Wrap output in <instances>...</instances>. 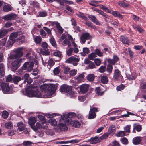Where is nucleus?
Segmentation results:
<instances>
[{"mask_svg": "<svg viewBox=\"0 0 146 146\" xmlns=\"http://www.w3.org/2000/svg\"><path fill=\"white\" fill-rule=\"evenodd\" d=\"M27 95L30 97H40L41 96L40 92L38 91L37 88L32 85L29 86L26 90Z\"/></svg>", "mask_w": 146, "mask_h": 146, "instance_id": "f257e3e1", "label": "nucleus"}, {"mask_svg": "<svg viewBox=\"0 0 146 146\" xmlns=\"http://www.w3.org/2000/svg\"><path fill=\"white\" fill-rule=\"evenodd\" d=\"M15 54H14L11 55L9 58L11 59H15L16 60L13 61L12 64V70L14 71L17 69L18 64V50L17 49L14 51Z\"/></svg>", "mask_w": 146, "mask_h": 146, "instance_id": "f03ea898", "label": "nucleus"}, {"mask_svg": "<svg viewBox=\"0 0 146 146\" xmlns=\"http://www.w3.org/2000/svg\"><path fill=\"white\" fill-rule=\"evenodd\" d=\"M45 86L47 89L46 93L48 96H51L53 94L57 88L55 84H50Z\"/></svg>", "mask_w": 146, "mask_h": 146, "instance_id": "7ed1b4c3", "label": "nucleus"}, {"mask_svg": "<svg viewBox=\"0 0 146 146\" xmlns=\"http://www.w3.org/2000/svg\"><path fill=\"white\" fill-rule=\"evenodd\" d=\"M60 90L61 92H66L72 94H74V92L72 91V87L66 84L62 86L60 88Z\"/></svg>", "mask_w": 146, "mask_h": 146, "instance_id": "20e7f679", "label": "nucleus"}, {"mask_svg": "<svg viewBox=\"0 0 146 146\" xmlns=\"http://www.w3.org/2000/svg\"><path fill=\"white\" fill-rule=\"evenodd\" d=\"M75 116V114L74 113H70L66 114H64L61 116V119L60 121H64V122L69 121L70 119Z\"/></svg>", "mask_w": 146, "mask_h": 146, "instance_id": "39448f33", "label": "nucleus"}, {"mask_svg": "<svg viewBox=\"0 0 146 146\" xmlns=\"http://www.w3.org/2000/svg\"><path fill=\"white\" fill-rule=\"evenodd\" d=\"M33 62H27L24 63L22 67V69L23 70H27L29 71H31L33 70Z\"/></svg>", "mask_w": 146, "mask_h": 146, "instance_id": "423d86ee", "label": "nucleus"}, {"mask_svg": "<svg viewBox=\"0 0 146 146\" xmlns=\"http://www.w3.org/2000/svg\"><path fill=\"white\" fill-rule=\"evenodd\" d=\"M2 89L3 92L5 93H11L12 92V88L10 87L9 84L4 83L2 84Z\"/></svg>", "mask_w": 146, "mask_h": 146, "instance_id": "0eeeda50", "label": "nucleus"}, {"mask_svg": "<svg viewBox=\"0 0 146 146\" xmlns=\"http://www.w3.org/2000/svg\"><path fill=\"white\" fill-rule=\"evenodd\" d=\"M97 110L98 108L95 107H93L91 109L89 112L88 118L90 119L95 118L96 115L95 112H97Z\"/></svg>", "mask_w": 146, "mask_h": 146, "instance_id": "6e6552de", "label": "nucleus"}, {"mask_svg": "<svg viewBox=\"0 0 146 146\" xmlns=\"http://www.w3.org/2000/svg\"><path fill=\"white\" fill-rule=\"evenodd\" d=\"M90 36L88 33L83 34L80 38V41L82 44H84L85 43L86 41L90 39Z\"/></svg>", "mask_w": 146, "mask_h": 146, "instance_id": "1a4fd4ad", "label": "nucleus"}, {"mask_svg": "<svg viewBox=\"0 0 146 146\" xmlns=\"http://www.w3.org/2000/svg\"><path fill=\"white\" fill-rule=\"evenodd\" d=\"M89 88V85L87 84H84L81 85L80 87V92L83 94L86 93Z\"/></svg>", "mask_w": 146, "mask_h": 146, "instance_id": "9d476101", "label": "nucleus"}, {"mask_svg": "<svg viewBox=\"0 0 146 146\" xmlns=\"http://www.w3.org/2000/svg\"><path fill=\"white\" fill-rule=\"evenodd\" d=\"M16 17V15L14 14H7L3 17V19L6 21H8L14 19Z\"/></svg>", "mask_w": 146, "mask_h": 146, "instance_id": "9b49d317", "label": "nucleus"}, {"mask_svg": "<svg viewBox=\"0 0 146 146\" xmlns=\"http://www.w3.org/2000/svg\"><path fill=\"white\" fill-rule=\"evenodd\" d=\"M116 131L115 125H111L108 130V133L109 135H113L114 134Z\"/></svg>", "mask_w": 146, "mask_h": 146, "instance_id": "f8f14e48", "label": "nucleus"}, {"mask_svg": "<svg viewBox=\"0 0 146 146\" xmlns=\"http://www.w3.org/2000/svg\"><path fill=\"white\" fill-rule=\"evenodd\" d=\"M88 17L94 23L97 25H100V23L98 20L97 19L95 16L92 15H88Z\"/></svg>", "mask_w": 146, "mask_h": 146, "instance_id": "ddd939ff", "label": "nucleus"}, {"mask_svg": "<svg viewBox=\"0 0 146 146\" xmlns=\"http://www.w3.org/2000/svg\"><path fill=\"white\" fill-rule=\"evenodd\" d=\"M84 77V75L83 74H80L75 79L74 83L76 84H78L80 82L83 80Z\"/></svg>", "mask_w": 146, "mask_h": 146, "instance_id": "4468645a", "label": "nucleus"}, {"mask_svg": "<svg viewBox=\"0 0 146 146\" xmlns=\"http://www.w3.org/2000/svg\"><path fill=\"white\" fill-rule=\"evenodd\" d=\"M79 60V59L73 56L68 58L66 60V62L67 63H70L73 62H78Z\"/></svg>", "mask_w": 146, "mask_h": 146, "instance_id": "2eb2a0df", "label": "nucleus"}, {"mask_svg": "<svg viewBox=\"0 0 146 146\" xmlns=\"http://www.w3.org/2000/svg\"><path fill=\"white\" fill-rule=\"evenodd\" d=\"M141 138L140 137H135L133 139V143L135 145L139 144L141 141Z\"/></svg>", "mask_w": 146, "mask_h": 146, "instance_id": "dca6fc26", "label": "nucleus"}, {"mask_svg": "<svg viewBox=\"0 0 146 146\" xmlns=\"http://www.w3.org/2000/svg\"><path fill=\"white\" fill-rule=\"evenodd\" d=\"M120 40L124 44L129 45V42L127 37L124 36L122 35L121 36Z\"/></svg>", "mask_w": 146, "mask_h": 146, "instance_id": "f3484780", "label": "nucleus"}, {"mask_svg": "<svg viewBox=\"0 0 146 146\" xmlns=\"http://www.w3.org/2000/svg\"><path fill=\"white\" fill-rule=\"evenodd\" d=\"M70 123L71 125L74 127H79L81 125L80 123L78 121L76 120L72 121L70 122Z\"/></svg>", "mask_w": 146, "mask_h": 146, "instance_id": "a211bd4d", "label": "nucleus"}, {"mask_svg": "<svg viewBox=\"0 0 146 146\" xmlns=\"http://www.w3.org/2000/svg\"><path fill=\"white\" fill-rule=\"evenodd\" d=\"M58 127H59V129L61 131H65L68 129L67 127L66 126V125H65L64 123H60L58 124Z\"/></svg>", "mask_w": 146, "mask_h": 146, "instance_id": "6ab92c4d", "label": "nucleus"}, {"mask_svg": "<svg viewBox=\"0 0 146 146\" xmlns=\"http://www.w3.org/2000/svg\"><path fill=\"white\" fill-rule=\"evenodd\" d=\"M5 74V67L3 63L0 64V76L3 77Z\"/></svg>", "mask_w": 146, "mask_h": 146, "instance_id": "aec40b11", "label": "nucleus"}, {"mask_svg": "<svg viewBox=\"0 0 146 146\" xmlns=\"http://www.w3.org/2000/svg\"><path fill=\"white\" fill-rule=\"evenodd\" d=\"M90 143L92 144L97 143L100 141V139L97 137H96L94 138H91L90 140Z\"/></svg>", "mask_w": 146, "mask_h": 146, "instance_id": "412c9836", "label": "nucleus"}, {"mask_svg": "<svg viewBox=\"0 0 146 146\" xmlns=\"http://www.w3.org/2000/svg\"><path fill=\"white\" fill-rule=\"evenodd\" d=\"M36 121V119L35 117H32L30 118L29 120V123L31 127L32 125H34Z\"/></svg>", "mask_w": 146, "mask_h": 146, "instance_id": "4be33fe9", "label": "nucleus"}, {"mask_svg": "<svg viewBox=\"0 0 146 146\" xmlns=\"http://www.w3.org/2000/svg\"><path fill=\"white\" fill-rule=\"evenodd\" d=\"M121 77V75L120 71L118 69L115 70L114 74V78L117 80Z\"/></svg>", "mask_w": 146, "mask_h": 146, "instance_id": "5701e85b", "label": "nucleus"}, {"mask_svg": "<svg viewBox=\"0 0 146 146\" xmlns=\"http://www.w3.org/2000/svg\"><path fill=\"white\" fill-rule=\"evenodd\" d=\"M54 24L56 25L57 29L58 31V32L60 33H62L63 32L64 29L60 26V23L58 22H56Z\"/></svg>", "mask_w": 146, "mask_h": 146, "instance_id": "b1692460", "label": "nucleus"}, {"mask_svg": "<svg viewBox=\"0 0 146 146\" xmlns=\"http://www.w3.org/2000/svg\"><path fill=\"white\" fill-rule=\"evenodd\" d=\"M41 127H42V126L41 124L37 122L36 123L35 126L34 125H32L31 128L33 130L36 131L40 129Z\"/></svg>", "mask_w": 146, "mask_h": 146, "instance_id": "393cba45", "label": "nucleus"}, {"mask_svg": "<svg viewBox=\"0 0 146 146\" xmlns=\"http://www.w3.org/2000/svg\"><path fill=\"white\" fill-rule=\"evenodd\" d=\"M61 68L60 66H58L55 68L53 70L54 75H57L59 74L61 71Z\"/></svg>", "mask_w": 146, "mask_h": 146, "instance_id": "a878e982", "label": "nucleus"}, {"mask_svg": "<svg viewBox=\"0 0 146 146\" xmlns=\"http://www.w3.org/2000/svg\"><path fill=\"white\" fill-rule=\"evenodd\" d=\"M12 7L10 5H5L3 7V11L5 12H8L12 9Z\"/></svg>", "mask_w": 146, "mask_h": 146, "instance_id": "bb28decb", "label": "nucleus"}, {"mask_svg": "<svg viewBox=\"0 0 146 146\" xmlns=\"http://www.w3.org/2000/svg\"><path fill=\"white\" fill-rule=\"evenodd\" d=\"M112 14L114 16L120 18H123V17L122 15L121 14L118 12L117 11H113Z\"/></svg>", "mask_w": 146, "mask_h": 146, "instance_id": "cd10ccee", "label": "nucleus"}, {"mask_svg": "<svg viewBox=\"0 0 146 146\" xmlns=\"http://www.w3.org/2000/svg\"><path fill=\"white\" fill-rule=\"evenodd\" d=\"M15 40L9 38V39L7 42V46L8 47H11L13 45V43L15 42Z\"/></svg>", "mask_w": 146, "mask_h": 146, "instance_id": "c85d7f7f", "label": "nucleus"}, {"mask_svg": "<svg viewBox=\"0 0 146 146\" xmlns=\"http://www.w3.org/2000/svg\"><path fill=\"white\" fill-rule=\"evenodd\" d=\"M95 78L94 75L93 74H89L87 77V80L90 82L93 81Z\"/></svg>", "mask_w": 146, "mask_h": 146, "instance_id": "c756f323", "label": "nucleus"}, {"mask_svg": "<svg viewBox=\"0 0 146 146\" xmlns=\"http://www.w3.org/2000/svg\"><path fill=\"white\" fill-rule=\"evenodd\" d=\"M101 81L102 83L106 84L108 81V77L106 76H103L101 78Z\"/></svg>", "mask_w": 146, "mask_h": 146, "instance_id": "7c9ffc66", "label": "nucleus"}, {"mask_svg": "<svg viewBox=\"0 0 146 146\" xmlns=\"http://www.w3.org/2000/svg\"><path fill=\"white\" fill-rule=\"evenodd\" d=\"M48 122L52 126L56 125L57 123L56 119L53 118L50 119L48 121Z\"/></svg>", "mask_w": 146, "mask_h": 146, "instance_id": "2f4dec72", "label": "nucleus"}, {"mask_svg": "<svg viewBox=\"0 0 146 146\" xmlns=\"http://www.w3.org/2000/svg\"><path fill=\"white\" fill-rule=\"evenodd\" d=\"M95 53L96 54V55L99 57H102L103 56V53L100 49L97 48L96 49Z\"/></svg>", "mask_w": 146, "mask_h": 146, "instance_id": "473e14b6", "label": "nucleus"}, {"mask_svg": "<svg viewBox=\"0 0 146 146\" xmlns=\"http://www.w3.org/2000/svg\"><path fill=\"white\" fill-rule=\"evenodd\" d=\"M25 129V125L23 124L22 121L19 122V131H21Z\"/></svg>", "mask_w": 146, "mask_h": 146, "instance_id": "72a5a7b5", "label": "nucleus"}, {"mask_svg": "<svg viewBox=\"0 0 146 146\" xmlns=\"http://www.w3.org/2000/svg\"><path fill=\"white\" fill-rule=\"evenodd\" d=\"M8 31L7 30L3 29L0 30V38L3 37L7 33Z\"/></svg>", "mask_w": 146, "mask_h": 146, "instance_id": "f704fd0d", "label": "nucleus"}, {"mask_svg": "<svg viewBox=\"0 0 146 146\" xmlns=\"http://www.w3.org/2000/svg\"><path fill=\"white\" fill-rule=\"evenodd\" d=\"M5 127L8 129H11L13 127V124L11 122L9 121L5 123Z\"/></svg>", "mask_w": 146, "mask_h": 146, "instance_id": "c9c22d12", "label": "nucleus"}, {"mask_svg": "<svg viewBox=\"0 0 146 146\" xmlns=\"http://www.w3.org/2000/svg\"><path fill=\"white\" fill-rule=\"evenodd\" d=\"M85 24L88 27L94 29H97L96 27L94 25H93L91 22L86 21L85 23Z\"/></svg>", "mask_w": 146, "mask_h": 146, "instance_id": "e433bc0d", "label": "nucleus"}, {"mask_svg": "<svg viewBox=\"0 0 146 146\" xmlns=\"http://www.w3.org/2000/svg\"><path fill=\"white\" fill-rule=\"evenodd\" d=\"M89 50L88 48H83V52L81 53V54L83 56H85L86 54H88L89 52Z\"/></svg>", "mask_w": 146, "mask_h": 146, "instance_id": "4c0bfd02", "label": "nucleus"}, {"mask_svg": "<svg viewBox=\"0 0 146 146\" xmlns=\"http://www.w3.org/2000/svg\"><path fill=\"white\" fill-rule=\"evenodd\" d=\"M34 40L36 43L40 44L41 42V38L40 36H36L34 38Z\"/></svg>", "mask_w": 146, "mask_h": 146, "instance_id": "58836bf2", "label": "nucleus"}, {"mask_svg": "<svg viewBox=\"0 0 146 146\" xmlns=\"http://www.w3.org/2000/svg\"><path fill=\"white\" fill-rule=\"evenodd\" d=\"M117 3L120 6H122L123 7H127L129 5V4L122 1L119 2Z\"/></svg>", "mask_w": 146, "mask_h": 146, "instance_id": "ea45409f", "label": "nucleus"}, {"mask_svg": "<svg viewBox=\"0 0 146 146\" xmlns=\"http://www.w3.org/2000/svg\"><path fill=\"white\" fill-rule=\"evenodd\" d=\"M18 35L17 33H12L10 35L9 38L16 41V38L17 36Z\"/></svg>", "mask_w": 146, "mask_h": 146, "instance_id": "a19ab883", "label": "nucleus"}, {"mask_svg": "<svg viewBox=\"0 0 146 146\" xmlns=\"http://www.w3.org/2000/svg\"><path fill=\"white\" fill-rule=\"evenodd\" d=\"M66 54L68 56H70L72 55L73 52V48H70L66 51Z\"/></svg>", "mask_w": 146, "mask_h": 146, "instance_id": "79ce46f5", "label": "nucleus"}, {"mask_svg": "<svg viewBox=\"0 0 146 146\" xmlns=\"http://www.w3.org/2000/svg\"><path fill=\"white\" fill-rule=\"evenodd\" d=\"M101 1H91L90 3H89V4L92 6H94V7H97L98 5H96L95 4H98L100 3Z\"/></svg>", "mask_w": 146, "mask_h": 146, "instance_id": "37998d69", "label": "nucleus"}, {"mask_svg": "<svg viewBox=\"0 0 146 146\" xmlns=\"http://www.w3.org/2000/svg\"><path fill=\"white\" fill-rule=\"evenodd\" d=\"M63 42L65 44L68 45V47H70L71 45L70 41L67 39H65Z\"/></svg>", "mask_w": 146, "mask_h": 146, "instance_id": "c03bdc74", "label": "nucleus"}, {"mask_svg": "<svg viewBox=\"0 0 146 146\" xmlns=\"http://www.w3.org/2000/svg\"><path fill=\"white\" fill-rule=\"evenodd\" d=\"M7 40V38H4L0 41V45L2 46H4L6 43Z\"/></svg>", "mask_w": 146, "mask_h": 146, "instance_id": "a18cd8bd", "label": "nucleus"}, {"mask_svg": "<svg viewBox=\"0 0 146 146\" xmlns=\"http://www.w3.org/2000/svg\"><path fill=\"white\" fill-rule=\"evenodd\" d=\"M134 129L136 130L137 131L139 132L141 131L142 129V127L141 125H134Z\"/></svg>", "mask_w": 146, "mask_h": 146, "instance_id": "49530a36", "label": "nucleus"}, {"mask_svg": "<svg viewBox=\"0 0 146 146\" xmlns=\"http://www.w3.org/2000/svg\"><path fill=\"white\" fill-rule=\"evenodd\" d=\"M24 36L23 35H19V44H21L23 43L24 41Z\"/></svg>", "mask_w": 146, "mask_h": 146, "instance_id": "de8ad7c7", "label": "nucleus"}, {"mask_svg": "<svg viewBox=\"0 0 146 146\" xmlns=\"http://www.w3.org/2000/svg\"><path fill=\"white\" fill-rule=\"evenodd\" d=\"M76 15L79 17L82 18L85 20H87V19H88L87 17L85 16L82 13H81L79 14H77Z\"/></svg>", "mask_w": 146, "mask_h": 146, "instance_id": "09e8293b", "label": "nucleus"}, {"mask_svg": "<svg viewBox=\"0 0 146 146\" xmlns=\"http://www.w3.org/2000/svg\"><path fill=\"white\" fill-rule=\"evenodd\" d=\"M50 41L51 44L53 46H54L55 47H56V43L54 38L53 37H51L50 39Z\"/></svg>", "mask_w": 146, "mask_h": 146, "instance_id": "8fccbe9b", "label": "nucleus"}, {"mask_svg": "<svg viewBox=\"0 0 146 146\" xmlns=\"http://www.w3.org/2000/svg\"><path fill=\"white\" fill-rule=\"evenodd\" d=\"M135 28L137 29L140 33H142L144 32V30L141 28V27L139 25L135 26Z\"/></svg>", "mask_w": 146, "mask_h": 146, "instance_id": "3c124183", "label": "nucleus"}, {"mask_svg": "<svg viewBox=\"0 0 146 146\" xmlns=\"http://www.w3.org/2000/svg\"><path fill=\"white\" fill-rule=\"evenodd\" d=\"M8 113L6 111H4L2 113V116L4 119H6L8 117Z\"/></svg>", "mask_w": 146, "mask_h": 146, "instance_id": "603ef678", "label": "nucleus"}, {"mask_svg": "<svg viewBox=\"0 0 146 146\" xmlns=\"http://www.w3.org/2000/svg\"><path fill=\"white\" fill-rule=\"evenodd\" d=\"M96 54L95 53H92L88 56V58L90 60H92L96 57Z\"/></svg>", "mask_w": 146, "mask_h": 146, "instance_id": "864d4df0", "label": "nucleus"}, {"mask_svg": "<svg viewBox=\"0 0 146 146\" xmlns=\"http://www.w3.org/2000/svg\"><path fill=\"white\" fill-rule=\"evenodd\" d=\"M94 62L95 64L97 66L100 65L101 63L100 60L99 58L95 59L94 60Z\"/></svg>", "mask_w": 146, "mask_h": 146, "instance_id": "5fc2aeb1", "label": "nucleus"}, {"mask_svg": "<svg viewBox=\"0 0 146 146\" xmlns=\"http://www.w3.org/2000/svg\"><path fill=\"white\" fill-rule=\"evenodd\" d=\"M113 69V67L111 65H108L107 66V71L110 73L112 72Z\"/></svg>", "mask_w": 146, "mask_h": 146, "instance_id": "6e6d98bb", "label": "nucleus"}, {"mask_svg": "<svg viewBox=\"0 0 146 146\" xmlns=\"http://www.w3.org/2000/svg\"><path fill=\"white\" fill-rule=\"evenodd\" d=\"M47 15V13L45 11H42L39 12V16L40 17H44Z\"/></svg>", "mask_w": 146, "mask_h": 146, "instance_id": "4d7b16f0", "label": "nucleus"}, {"mask_svg": "<svg viewBox=\"0 0 146 146\" xmlns=\"http://www.w3.org/2000/svg\"><path fill=\"white\" fill-rule=\"evenodd\" d=\"M77 72V70H72L69 72L70 75L71 76H73L75 75Z\"/></svg>", "mask_w": 146, "mask_h": 146, "instance_id": "13d9d810", "label": "nucleus"}, {"mask_svg": "<svg viewBox=\"0 0 146 146\" xmlns=\"http://www.w3.org/2000/svg\"><path fill=\"white\" fill-rule=\"evenodd\" d=\"M88 64V67L90 69H92L96 67L94 63L91 62Z\"/></svg>", "mask_w": 146, "mask_h": 146, "instance_id": "bf43d9fd", "label": "nucleus"}, {"mask_svg": "<svg viewBox=\"0 0 146 146\" xmlns=\"http://www.w3.org/2000/svg\"><path fill=\"white\" fill-rule=\"evenodd\" d=\"M12 80V76L11 75H9L6 77V82H10Z\"/></svg>", "mask_w": 146, "mask_h": 146, "instance_id": "052dcab7", "label": "nucleus"}, {"mask_svg": "<svg viewBox=\"0 0 146 146\" xmlns=\"http://www.w3.org/2000/svg\"><path fill=\"white\" fill-rule=\"evenodd\" d=\"M55 62L52 59H50L48 61V65L50 67L53 66Z\"/></svg>", "mask_w": 146, "mask_h": 146, "instance_id": "680f3d73", "label": "nucleus"}, {"mask_svg": "<svg viewBox=\"0 0 146 146\" xmlns=\"http://www.w3.org/2000/svg\"><path fill=\"white\" fill-rule=\"evenodd\" d=\"M40 33L42 36L44 37L46 35V33L45 31L43 29H40Z\"/></svg>", "mask_w": 146, "mask_h": 146, "instance_id": "e2e57ef3", "label": "nucleus"}, {"mask_svg": "<svg viewBox=\"0 0 146 146\" xmlns=\"http://www.w3.org/2000/svg\"><path fill=\"white\" fill-rule=\"evenodd\" d=\"M38 118L41 121H43V123L46 122L45 118L44 116L41 115H39L38 116Z\"/></svg>", "mask_w": 146, "mask_h": 146, "instance_id": "0e129e2a", "label": "nucleus"}, {"mask_svg": "<svg viewBox=\"0 0 146 146\" xmlns=\"http://www.w3.org/2000/svg\"><path fill=\"white\" fill-rule=\"evenodd\" d=\"M124 88V85L123 84H121L117 86L116 89L118 91H120L123 90Z\"/></svg>", "mask_w": 146, "mask_h": 146, "instance_id": "69168bd1", "label": "nucleus"}, {"mask_svg": "<svg viewBox=\"0 0 146 146\" xmlns=\"http://www.w3.org/2000/svg\"><path fill=\"white\" fill-rule=\"evenodd\" d=\"M125 135V133L124 131H119L117 135L118 137H123Z\"/></svg>", "mask_w": 146, "mask_h": 146, "instance_id": "338daca9", "label": "nucleus"}, {"mask_svg": "<svg viewBox=\"0 0 146 146\" xmlns=\"http://www.w3.org/2000/svg\"><path fill=\"white\" fill-rule=\"evenodd\" d=\"M13 81L15 84H18V77L17 76H15L13 77Z\"/></svg>", "mask_w": 146, "mask_h": 146, "instance_id": "774afa93", "label": "nucleus"}]
</instances>
